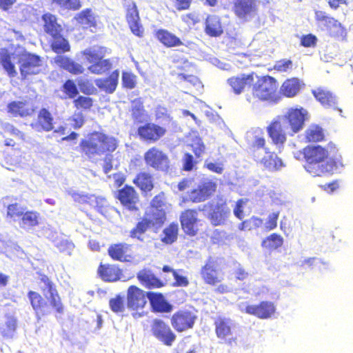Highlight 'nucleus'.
<instances>
[{
	"instance_id": "obj_1",
	"label": "nucleus",
	"mask_w": 353,
	"mask_h": 353,
	"mask_svg": "<svg viewBox=\"0 0 353 353\" xmlns=\"http://www.w3.org/2000/svg\"><path fill=\"white\" fill-rule=\"evenodd\" d=\"M301 153L305 161L304 168L313 176H320L341 164V156L333 144L327 147L309 145L302 149Z\"/></svg>"
},
{
	"instance_id": "obj_2",
	"label": "nucleus",
	"mask_w": 353,
	"mask_h": 353,
	"mask_svg": "<svg viewBox=\"0 0 353 353\" xmlns=\"http://www.w3.org/2000/svg\"><path fill=\"white\" fill-rule=\"evenodd\" d=\"M39 275L40 281L45 285L48 290V295L43 294L44 296H42L41 294L33 290L28 291L27 294L37 318L40 319L41 316L49 314L51 310L57 314H62L64 305L55 284L46 274L39 273Z\"/></svg>"
},
{
	"instance_id": "obj_3",
	"label": "nucleus",
	"mask_w": 353,
	"mask_h": 353,
	"mask_svg": "<svg viewBox=\"0 0 353 353\" xmlns=\"http://www.w3.org/2000/svg\"><path fill=\"white\" fill-rule=\"evenodd\" d=\"M81 151L88 158L111 154L118 147V140L101 131L90 132L79 143Z\"/></svg>"
},
{
	"instance_id": "obj_4",
	"label": "nucleus",
	"mask_w": 353,
	"mask_h": 353,
	"mask_svg": "<svg viewBox=\"0 0 353 353\" xmlns=\"http://www.w3.org/2000/svg\"><path fill=\"white\" fill-rule=\"evenodd\" d=\"M252 85L251 94L246 97L248 102L271 101L276 99L278 81L274 77L268 74L257 76Z\"/></svg>"
},
{
	"instance_id": "obj_5",
	"label": "nucleus",
	"mask_w": 353,
	"mask_h": 353,
	"mask_svg": "<svg viewBox=\"0 0 353 353\" xmlns=\"http://www.w3.org/2000/svg\"><path fill=\"white\" fill-rule=\"evenodd\" d=\"M106 52V48L102 46H93L82 52L85 59L92 63L88 68L91 73L102 74L112 68L110 59H104Z\"/></svg>"
},
{
	"instance_id": "obj_6",
	"label": "nucleus",
	"mask_w": 353,
	"mask_h": 353,
	"mask_svg": "<svg viewBox=\"0 0 353 353\" xmlns=\"http://www.w3.org/2000/svg\"><path fill=\"white\" fill-rule=\"evenodd\" d=\"M166 133L165 126L152 122H146L139 125L137 130L139 139L146 143H154L159 141L165 136Z\"/></svg>"
},
{
	"instance_id": "obj_7",
	"label": "nucleus",
	"mask_w": 353,
	"mask_h": 353,
	"mask_svg": "<svg viewBox=\"0 0 353 353\" xmlns=\"http://www.w3.org/2000/svg\"><path fill=\"white\" fill-rule=\"evenodd\" d=\"M22 79L29 76L38 74L41 72L42 59L40 56L30 52H23L18 59Z\"/></svg>"
},
{
	"instance_id": "obj_8",
	"label": "nucleus",
	"mask_w": 353,
	"mask_h": 353,
	"mask_svg": "<svg viewBox=\"0 0 353 353\" xmlns=\"http://www.w3.org/2000/svg\"><path fill=\"white\" fill-rule=\"evenodd\" d=\"M197 316L191 310L180 309L170 318V323L177 332H183L194 327Z\"/></svg>"
},
{
	"instance_id": "obj_9",
	"label": "nucleus",
	"mask_w": 353,
	"mask_h": 353,
	"mask_svg": "<svg viewBox=\"0 0 353 353\" xmlns=\"http://www.w3.org/2000/svg\"><path fill=\"white\" fill-rule=\"evenodd\" d=\"M307 118V112L303 108H291L281 118L290 130V135L300 132Z\"/></svg>"
},
{
	"instance_id": "obj_10",
	"label": "nucleus",
	"mask_w": 353,
	"mask_h": 353,
	"mask_svg": "<svg viewBox=\"0 0 353 353\" xmlns=\"http://www.w3.org/2000/svg\"><path fill=\"white\" fill-rule=\"evenodd\" d=\"M217 184L211 179L203 180L188 192V200L192 203H201L210 199L216 192Z\"/></svg>"
},
{
	"instance_id": "obj_11",
	"label": "nucleus",
	"mask_w": 353,
	"mask_h": 353,
	"mask_svg": "<svg viewBox=\"0 0 353 353\" xmlns=\"http://www.w3.org/2000/svg\"><path fill=\"white\" fill-rule=\"evenodd\" d=\"M179 221L182 230L189 236H196L200 230L199 226L202 225L196 209H186L181 212Z\"/></svg>"
},
{
	"instance_id": "obj_12",
	"label": "nucleus",
	"mask_w": 353,
	"mask_h": 353,
	"mask_svg": "<svg viewBox=\"0 0 353 353\" xmlns=\"http://www.w3.org/2000/svg\"><path fill=\"white\" fill-rule=\"evenodd\" d=\"M149 292H145L137 285H130L127 290V307L130 310L139 312L147 305Z\"/></svg>"
},
{
	"instance_id": "obj_13",
	"label": "nucleus",
	"mask_w": 353,
	"mask_h": 353,
	"mask_svg": "<svg viewBox=\"0 0 353 353\" xmlns=\"http://www.w3.org/2000/svg\"><path fill=\"white\" fill-rule=\"evenodd\" d=\"M143 157L146 164L156 170L167 171L170 167L168 157L155 146L148 150Z\"/></svg>"
},
{
	"instance_id": "obj_14",
	"label": "nucleus",
	"mask_w": 353,
	"mask_h": 353,
	"mask_svg": "<svg viewBox=\"0 0 353 353\" xmlns=\"http://www.w3.org/2000/svg\"><path fill=\"white\" fill-rule=\"evenodd\" d=\"M152 335L165 345L171 346L176 340V336L170 327L163 320L155 319L151 324Z\"/></svg>"
},
{
	"instance_id": "obj_15",
	"label": "nucleus",
	"mask_w": 353,
	"mask_h": 353,
	"mask_svg": "<svg viewBox=\"0 0 353 353\" xmlns=\"http://www.w3.org/2000/svg\"><path fill=\"white\" fill-rule=\"evenodd\" d=\"M200 275L203 282L209 285L215 286L222 281L219 275V263L216 259L210 256L200 270Z\"/></svg>"
},
{
	"instance_id": "obj_16",
	"label": "nucleus",
	"mask_w": 353,
	"mask_h": 353,
	"mask_svg": "<svg viewBox=\"0 0 353 353\" xmlns=\"http://www.w3.org/2000/svg\"><path fill=\"white\" fill-rule=\"evenodd\" d=\"M214 332L218 339L228 345L236 343V338L232 337L233 322L230 318L217 316L214 321Z\"/></svg>"
},
{
	"instance_id": "obj_17",
	"label": "nucleus",
	"mask_w": 353,
	"mask_h": 353,
	"mask_svg": "<svg viewBox=\"0 0 353 353\" xmlns=\"http://www.w3.org/2000/svg\"><path fill=\"white\" fill-rule=\"evenodd\" d=\"M121 205L129 211H137V204L139 201V196L134 187L128 185H124L119 189L115 196Z\"/></svg>"
},
{
	"instance_id": "obj_18",
	"label": "nucleus",
	"mask_w": 353,
	"mask_h": 353,
	"mask_svg": "<svg viewBox=\"0 0 353 353\" xmlns=\"http://www.w3.org/2000/svg\"><path fill=\"white\" fill-rule=\"evenodd\" d=\"M125 19L131 32L139 37L143 36V28L137 6L134 1H128L125 6Z\"/></svg>"
},
{
	"instance_id": "obj_19",
	"label": "nucleus",
	"mask_w": 353,
	"mask_h": 353,
	"mask_svg": "<svg viewBox=\"0 0 353 353\" xmlns=\"http://www.w3.org/2000/svg\"><path fill=\"white\" fill-rule=\"evenodd\" d=\"M276 310V305L273 302L262 301L256 305H246L243 311L259 319H268L274 315Z\"/></svg>"
},
{
	"instance_id": "obj_20",
	"label": "nucleus",
	"mask_w": 353,
	"mask_h": 353,
	"mask_svg": "<svg viewBox=\"0 0 353 353\" xmlns=\"http://www.w3.org/2000/svg\"><path fill=\"white\" fill-rule=\"evenodd\" d=\"M131 248L132 245L127 243H112L108 248V254L113 261L129 262L132 259Z\"/></svg>"
},
{
	"instance_id": "obj_21",
	"label": "nucleus",
	"mask_w": 353,
	"mask_h": 353,
	"mask_svg": "<svg viewBox=\"0 0 353 353\" xmlns=\"http://www.w3.org/2000/svg\"><path fill=\"white\" fill-rule=\"evenodd\" d=\"M259 0H234L232 10L239 19L246 20L257 11Z\"/></svg>"
},
{
	"instance_id": "obj_22",
	"label": "nucleus",
	"mask_w": 353,
	"mask_h": 353,
	"mask_svg": "<svg viewBox=\"0 0 353 353\" xmlns=\"http://www.w3.org/2000/svg\"><path fill=\"white\" fill-rule=\"evenodd\" d=\"M137 279L139 283L147 289L161 288L165 286L168 279L161 280L157 277L151 270L143 268L137 274Z\"/></svg>"
},
{
	"instance_id": "obj_23",
	"label": "nucleus",
	"mask_w": 353,
	"mask_h": 353,
	"mask_svg": "<svg viewBox=\"0 0 353 353\" xmlns=\"http://www.w3.org/2000/svg\"><path fill=\"white\" fill-rule=\"evenodd\" d=\"M266 130L274 144L282 146L286 141L287 137L283 129L281 117H278L273 119Z\"/></svg>"
},
{
	"instance_id": "obj_24",
	"label": "nucleus",
	"mask_w": 353,
	"mask_h": 353,
	"mask_svg": "<svg viewBox=\"0 0 353 353\" xmlns=\"http://www.w3.org/2000/svg\"><path fill=\"white\" fill-rule=\"evenodd\" d=\"M254 73L241 74L228 79L227 83L235 94H241L247 87H250L254 81Z\"/></svg>"
},
{
	"instance_id": "obj_25",
	"label": "nucleus",
	"mask_w": 353,
	"mask_h": 353,
	"mask_svg": "<svg viewBox=\"0 0 353 353\" xmlns=\"http://www.w3.org/2000/svg\"><path fill=\"white\" fill-rule=\"evenodd\" d=\"M312 94L324 108L337 109V98L328 88L318 87L312 90Z\"/></svg>"
},
{
	"instance_id": "obj_26",
	"label": "nucleus",
	"mask_w": 353,
	"mask_h": 353,
	"mask_svg": "<svg viewBox=\"0 0 353 353\" xmlns=\"http://www.w3.org/2000/svg\"><path fill=\"white\" fill-rule=\"evenodd\" d=\"M99 276L105 282H116L123 276V270L115 264L101 263L97 269Z\"/></svg>"
},
{
	"instance_id": "obj_27",
	"label": "nucleus",
	"mask_w": 353,
	"mask_h": 353,
	"mask_svg": "<svg viewBox=\"0 0 353 353\" xmlns=\"http://www.w3.org/2000/svg\"><path fill=\"white\" fill-rule=\"evenodd\" d=\"M148 296L152 312L170 313L173 310V305L165 299L162 293L149 291Z\"/></svg>"
},
{
	"instance_id": "obj_28",
	"label": "nucleus",
	"mask_w": 353,
	"mask_h": 353,
	"mask_svg": "<svg viewBox=\"0 0 353 353\" xmlns=\"http://www.w3.org/2000/svg\"><path fill=\"white\" fill-rule=\"evenodd\" d=\"M32 128L37 132H50L54 128V118L46 108H41L37 114L35 122L31 123Z\"/></svg>"
},
{
	"instance_id": "obj_29",
	"label": "nucleus",
	"mask_w": 353,
	"mask_h": 353,
	"mask_svg": "<svg viewBox=\"0 0 353 353\" xmlns=\"http://www.w3.org/2000/svg\"><path fill=\"white\" fill-rule=\"evenodd\" d=\"M230 214L226 202L216 203L208 214V218L213 226L223 225Z\"/></svg>"
},
{
	"instance_id": "obj_30",
	"label": "nucleus",
	"mask_w": 353,
	"mask_h": 353,
	"mask_svg": "<svg viewBox=\"0 0 353 353\" xmlns=\"http://www.w3.org/2000/svg\"><path fill=\"white\" fill-rule=\"evenodd\" d=\"M7 112L14 117H26L34 113V108L27 101H12L8 103Z\"/></svg>"
},
{
	"instance_id": "obj_31",
	"label": "nucleus",
	"mask_w": 353,
	"mask_h": 353,
	"mask_svg": "<svg viewBox=\"0 0 353 353\" xmlns=\"http://www.w3.org/2000/svg\"><path fill=\"white\" fill-rule=\"evenodd\" d=\"M305 86L297 77H292L285 79L280 88V94L287 98H293L296 97Z\"/></svg>"
},
{
	"instance_id": "obj_32",
	"label": "nucleus",
	"mask_w": 353,
	"mask_h": 353,
	"mask_svg": "<svg viewBox=\"0 0 353 353\" xmlns=\"http://www.w3.org/2000/svg\"><path fill=\"white\" fill-rule=\"evenodd\" d=\"M154 37L164 47L168 48L179 47L183 45L181 39L176 34L166 29H159L155 31Z\"/></svg>"
},
{
	"instance_id": "obj_33",
	"label": "nucleus",
	"mask_w": 353,
	"mask_h": 353,
	"mask_svg": "<svg viewBox=\"0 0 353 353\" xmlns=\"http://www.w3.org/2000/svg\"><path fill=\"white\" fill-rule=\"evenodd\" d=\"M62 54H57L54 58V63L60 68L75 75L81 74L84 72V68L81 64L77 63L70 57Z\"/></svg>"
},
{
	"instance_id": "obj_34",
	"label": "nucleus",
	"mask_w": 353,
	"mask_h": 353,
	"mask_svg": "<svg viewBox=\"0 0 353 353\" xmlns=\"http://www.w3.org/2000/svg\"><path fill=\"white\" fill-rule=\"evenodd\" d=\"M119 72L115 70L105 78H99L95 80L96 85L105 93H113L117 87Z\"/></svg>"
},
{
	"instance_id": "obj_35",
	"label": "nucleus",
	"mask_w": 353,
	"mask_h": 353,
	"mask_svg": "<svg viewBox=\"0 0 353 353\" xmlns=\"http://www.w3.org/2000/svg\"><path fill=\"white\" fill-rule=\"evenodd\" d=\"M265 155L261 159V163L269 171L275 172L279 170L285 165L281 158L273 152L265 149Z\"/></svg>"
},
{
	"instance_id": "obj_36",
	"label": "nucleus",
	"mask_w": 353,
	"mask_h": 353,
	"mask_svg": "<svg viewBox=\"0 0 353 353\" xmlns=\"http://www.w3.org/2000/svg\"><path fill=\"white\" fill-rule=\"evenodd\" d=\"M132 182L143 193L151 192L154 187L153 176L146 172L138 173Z\"/></svg>"
},
{
	"instance_id": "obj_37",
	"label": "nucleus",
	"mask_w": 353,
	"mask_h": 353,
	"mask_svg": "<svg viewBox=\"0 0 353 353\" xmlns=\"http://www.w3.org/2000/svg\"><path fill=\"white\" fill-rule=\"evenodd\" d=\"M144 217L156 230L163 226L166 221V212L164 210L150 209L145 212Z\"/></svg>"
},
{
	"instance_id": "obj_38",
	"label": "nucleus",
	"mask_w": 353,
	"mask_h": 353,
	"mask_svg": "<svg viewBox=\"0 0 353 353\" xmlns=\"http://www.w3.org/2000/svg\"><path fill=\"white\" fill-rule=\"evenodd\" d=\"M41 18L43 21V30L50 37L62 32V27L58 23L57 19L54 15L50 13H45Z\"/></svg>"
},
{
	"instance_id": "obj_39",
	"label": "nucleus",
	"mask_w": 353,
	"mask_h": 353,
	"mask_svg": "<svg viewBox=\"0 0 353 353\" xmlns=\"http://www.w3.org/2000/svg\"><path fill=\"white\" fill-rule=\"evenodd\" d=\"M50 47L57 54L68 52L71 49L68 40L63 36L62 32L51 37Z\"/></svg>"
},
{
	"instance_id": "obj_40",
	"label": "nucleus",
	"mask_w": 353,
	"mask_h": 353,
	"mask_svg": "<svg viewBox=\"0 0 353 353\" xmlns=\"http://www.w3.org/2000/svg\"><path fill=\"white\" fill-rule=\"evenodd\" d=\"M41 214L37 211L27 210L20 219V226L25 229H32L40 224Z\"/></svg>"
},
{
	"instance_id": "obj_41",
	"label": "nucleus",
	"mask_w": 353,
	"mask_h": 353,
	"mask_svg": "<svg viewBox=\"0 0 353 353\" xmlns=\"http://www.w3.org/2000/svg\"><path fill=\"white\" fill-rule=\"evenodd\" d=\"M74 19L84 28H95L97 26L96 17L90 8H86L78 13Z\"/></svg>"
},
{
	"instance_id": "obj_42",
	"label": "nucleus",
	"mask_w": 353,
	"mask_h": 353,
	"mask_svg": "<svg viewBox=\"0 0 353 353\" xmlns=\"http://www.w3.org/2000/svg\"><path fill=\"white\" fill-rule=\"evenodd\" d=\"M284 239L281 235L278 233H272L266 236L261 242V246L264 249L272 252L281 248L283 245Z\"/></svg>"
},
{
	"instance_id": "obj_43",
	"label": "nucleus",
	"mask_w": 353,
	"mask_h": 353,
	"mask_svg": "<svg viewBox=\"0 0 353 353\" xmlns=\"http://www.w3.org/2000/svg\"><path fill=\"white\" fill-rule=\"evenodd\" d=\"M205 31L210 37H218L223 33L219 19L216 16H208L205 21Z\"/></svg>"
},
{
	"instance_id": "obj_44",
	"label": "nucleus",
	"mask_w": 353,
	"mask_h": 353,
	"mask_svg": "<svg viewBox=\"0 0 353 353\" xmlns=\"http://www.w3.org/2000/svg\"><path fill=\"white\" fill-rule=\"evenodd\" d=\"M178 234V223L176 222L170 223L163 229L161 237V241L165 244H172L176 241Z\"/></svg>"
},
{
	"instance_id": "obj_45",
	"label": "nucleus",
	"mask_w": 353,
	"mask_h": 353,
	"mask_svg": "<svg viewBox=\"0 0 353 353\" xmlns=\"http://www.w3.org/2000/svg\"><path fill=\"white\" fill-rule=\"evenodd\" d=\"M12 55L7 50L0 53V63L10 77H14L17 74L14 63L12 62Z\"/></svg>"
},
{
	"instance_id": "obj_46",
	"label": "nucleus",
	"mask_w": 353,
	"mask_h": 353,
	"mask_svg": "<svg viewBox=\"0 0 353 353\" xmlns=\"http://www.w3.org/2000/svg\"><path fill=\"white\" fill-rule=\"evenodd\" d=\"M326 29L330 36L336 39H344L347 34L345 28L334 18L327 25Z\"/></svg>"
},
{
	"instance_id": "obj_47",
	"label": "nucleus",
	"mask_w": 353,
	"mask_h": 353,
	"mask_svg": "<svg viewBox=\"0 0 353 353\" xmlns=\"http://www.w3.org/2000/svg\"><path fill=\"white\" fill-rule=\"evenodd\" d=\"M150 228H152V225L143 216L130 230V236L142 241L143 235Z\"/></svg>"
},
{
	"instance_id": "obj_48",
	"label": "nucleus",
	"mask_w": 353,
	"mask_h": 353,
	"mask_svg": "<svg viewBox=\"0 0 353 353\" xmlns=\"http://www.w3.org/2000/svg\"><path fill=\"white\" fill-rule=\"evenodd\" d=\"M17 320L14 316H8L4 324L0 327L1 335L6 339L12 338L16 331Z\"/></svg>"
},
{
	"instance_id": "obj_49",
	"label": "nucleus",
	"mask_w": 353,
	"mask_h": 353,
	"mask_svg": "<svg viewBox=\"0 0 353 353\" xmlns=\"http://www.w3.org/2000/svg\"><path fill=\"white\" fill-rule=\"evenodd\" d=\"M130 112L134 121H141L145 117V110L140 98L132 101Z\"/></svg>"
},
{
	"instance_id": "obj_50",
	"label": "nucleus",
	"mask_w": 353,
	"mask_h": 353,
	"mask_svg": "<svg viewBox=\"0 0 353 353\" xmlns=\"http://www.w3.org/2000/svg\"><path fill=\"white\" fill-rule=\"evenodd\" d=\"M263 223V220L259 217L252 216L238 225V229L241 231H251L260 228Z\"/></svg>"
},
{
	"instance_id": "obj_51",
	"label": "nucleus",
	"mask_w": 353,
	"mask_h": 353,
	"mask_svg": "<svg viewBox=\"0 0 353 353\" xmlns=\"http://www.w3.org/2000/svg\"><path fill=\"white\" fill-rule=\"evenodd\" d=\"M154 116L157 120L165 121L163 126H172L175 124L173 117L164 106L158 105L155 109Z\"/></svg>"
},
{
	"instance_id": "obj_52",
	"label": "nucleus",
	"mask_w": 353,
	"mask_h": 353,
	"mask_svg": "<svg viewBox=\"0 0 353 353\" xmlns=\"http://www.w3.org/2000/svg\"><path fill=\"white\" fill-rule=\"evenodd\" d=\"M305 139L307 142H319L324 139L323 129L318 126H311L305 131Z\"/></svg>"
},
{
	"instance_id": "obj_53",
	"label": "nucleus",
	"mask_w": 353,
	"mask_h": 353,
	"mask_svg": "<svg viewBox=\"0 0 353 353\" xmlns=\"http://www.w3.org/2000/svg\"><path fill=\"white\" fill-rule=\"evenodd\" d=\"M190 146L196 159H201L205 153V145L201 137H194Z\"/></svg>"
},
{
	"instance_id": "obj_54",
	"label": "nucleus",
	"mask_w": 353,
	"mask_h": 353,
	"mask_svg": "<svg viewBox=\"0 0 353 353\" xmlns=\"http://www.w3.org/2000/svg\"><path fill=\"white\" fill-rule=\"evenodd\" d=\"M167 199L165 192H160L156 194L151 200L149 208L150 209L166 210Z\"/></svg>"
},
{
	"instance_id": "obj_55",
	"label": "nucleus",
	"mask_w": 353,
	"mask_h": 353,
	"mask_svg": "<svg viewBox=\"0 0 353 353\" xmlns=\"http://www.w3.org/2000/svg\"><path fill=\"white\" fill-rule=\"evenodd\" d=\"M73 104L77 110H88L93 106V99L89 97L81 95L74 99Z\"/></svg>"
},
{
	"instance_id": "obj_56",
	"label": "nucleus",
	"mask_w": 353,
	"mask_h": 353,
	"mask_svg": "<svg viewBox=\"0 0 353 353\" xmlns=\"http://www.w3.org/2000/svg\"><path fill=\"white\" fill-rule=\"evenodd\" d=\"M62 91L69 99H74L79 94L77 86L72 79H68L64 82Z\"/></svg>"
},
{
	"instance_id": "obj_57",
	"label": "nucleus",
	"mask_w": 353,
	"mask_h": 353,
	"mask_svg": "<svg viewBox=\"0 0 353 353\" xmlns=\"http://www.w3.org/2000/svg\"><path fill=\"white\" fill-rule=\"evenodd\" d=\"M21 210V208L17 203L9 204L7 206L6 218L12 221H16L19 218L21 219L23 214Z\"/></svg>"
},
{
	"instance_id": "obj_58",
	"label": "nucleus",
	"mask_w": 353,
	"mask_h": 353,
	"mask_svg": "<svg viewBox=\"0 0 353 353\" xmlns=\"http://www.w3.org/2000/svg\"><path fill=\"white\" fill-rule=\"evenodd\" d=\"M109 306L114 313H121L125 310L123 298L120 294H117L109 301Z\"/></svg>"
},
{
	"instance_id": "obj_59",
	"label": "nucleus",
	"mask_w": 353,
	"mask_h": 353,
	"mask_svg": "<svg viewBox=\"0 0 353 353\" xmlns=\"http://www.w3.org/2000/svg\"><path fill=\"white\" fill-rule=\"evenodd\" d=\"M137 84V77L132 72H123L122 73V85L127 89H133Z\"/></svg>"
},
{
	"instance_id": "obj_60",
	"label": "nucleus",
	"mask_w": 353,
	"mask_h": 353,
	"mask_svg": "<svg viewBox=\"0 0 353 353\" xmlns=\"http://www.w3.org/2000/svg\"><path fill=\"white\" fill-rule=\"evenodd\" d=\"M61 8L77 10L81 7L80 0H52Z\"/></svg>"
},
{
	"instance_id": "obj_61",
	"label": "nucleus",
	"mask_w": 353,
	"mask_h": 353,
	"mask_svg": "<svg viewBox=\"0 0 353 353\" xmlns=\"http://www.w3.org/2000/svg\"><path fill=\"white\" fill-rule=\"evenodd\" d=\"M78 85L80 90L85 94H93L96 93V88L92 82L88 79L78 81Z\"/></svg>"
},
{
	"instance_id": "obj_62",
	"label": "nucleus",
	"mask_w": 353,
	"mask_h": 353,
	"mask_svg": "<svg viewBox=\"0 0 353 353\" xmlns=\"http://www.w3.org/2000/svg\"><path fill=\"white\" fill-rule=\"evenodd\" d=\"M204 168L218 174H221L224 170L223 162H211L206 160L204 163Z\"/></svg>"
},
{
	"instance_id": "obj_63",
	"label": "nucleus",
	"mask_w": 353,
	"mask_h": 353,
	"mask_svg": "<svg viewBox=\"0 0 353 353\" xmlns=\"http://www.w3.org/2000/svg\"><path fill=\"white\" fill-rule=\"evenodd\" d=\"M182 162L183 170L188 172L191 171L196 164V161L194 159L193 156L188 152L184 154Z\"/></svg>"
},
{
	"instance_id": "obj_64",
	"label": "nucleus",
	"mask_w": 353,
	"mask_h": 353,
	"mask_svg": "<svg viewBox=\"0 0 353 353\" xmlns=\"http://www.w3.org/2000/svg\"><path fill=\"white\" fill-rule=\"evenodd\" d=\"M317 43V37L312 34L303 35L301 37V46L305 48L315 47Z\"/></svg>"
}]
</instances>
